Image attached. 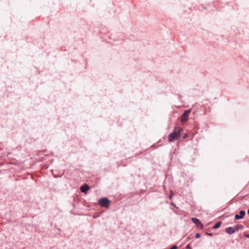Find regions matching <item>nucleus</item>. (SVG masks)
Returning a JSON list of instances; mask_svg holds the SVG:
<instances>
[{"label": "nucleus", "mask_w": 249, "mask_h": 249, "mask_svg": "<svg viewBox=\"0 0 249 249\" xmlns=\"http://www.w3.org/2000/svg\"><path fill=\"white\" fill-rule=\"evenodd\" d=\"M182 129L180 127H176L173 132L170 134L168 136V140L169 142L178 140L179 138Z\"/></svg>", "instance_id": "1"}, {"label": "nucleus", "mask_w": 249, "mask_h": 249, "mask_svg": "<svg viewBox=\"0 0 249 249\" xmlns=\"http://www.w3.org/2000/svg\"><path fill=\"white\" fill-rule=\"evenodd\" d=\"M191 112V109H189L188 110H186L184 113L181 116V120L183 124L185 123L188 120V117L189 114Z\"/></svg>", "instance_id": "4"}, {"label": "nucleus", "mask_w": 249, "mask_h": 249, "mask_svg": "<svg viewBox=\"0 0 249 249\" xmlns=\"http://www.w3.org/2000/svg\"><path fill=\"white\" fill-rule=\"evenodd\" d=\"M190 239H191V238L189 236L187 237V238L186 240V241H188L189 240H190Z\"/></svg>", "instance_id": "17"}, {"label": "nucleus", "mask_w": 249, "mask_h": 249, "mask_svg": "<svg viewBox=\"0 0 249 249\" xmlns=\"http://www.w3.org/2000/svg\"><path fill=\"white\" fill-rule=\"evenodd\" d=\"M186 248L187 249H191V247H190V244H188V245L186 246Z\"/></svg>", "instance_id": "16"}, {"label": "nucleus", "mask_w": 249, "mask_h": 249, "mask_svg": "<svg viewBox=\"0 0 249 249\" xmlns=\"http://www.w3.org/2000/svg\"><path fill=\"white\" fill-rule=\"evenodd\" d=\"M247 213H248V214L249 215V209H248V210Z\"/></svg>", "instance_id": "18"}, {"label": "nucleus", "mask_w": 249, "mask_h": 249, "mask_svg": "<svg viewBox=\"0 0 249 249\" xmlns=\"http://www.w3.org/2000/svg\"><path fill=\"white\" fill-rule=\"evenodd\" d=\"M98 202L101 203V202H110L109 201V200H108L107 198L104 197V198L100 199L98 200Z\"/></svg>", "instance_id": "12"}, {"label": "nucleus", "mask_w": 249, "mask_h": 249, "mask_svg": "<svg viewBox=\"0 0 249 249\" xmlns=\"http://www.w3.org/2000/svg\"><path fill=\"white\" fill-rule=\"evenodd\" d=\"M89 189V188L87 184H84V185H82L80 188L81 191L85 193H86Z\"/></svg>", "instance_id": "8"}, {"label": "nucleus", "mask_w": 249, "mask_h": 249, "mask_svg": "<svg viewBox=\"0 0 249 249\" xmlns=\"http://www.w3.org/2000/svg\"><path fill=\"white\" fill-rule=\"evenodd\" d=\"M195 237L196 239L199 238L201 237V234L199 233H196V234Z\"/></svg>", "instance_id": "13"}, {"label": "nucleus", "mask_w": 249, "mask_h": 249, "mask_svg": "<svg viewBox=\"0 0 249 249\" xmlns=\"http://www.w3.org/2000/svg\"><path fill=\"white\" fill-rule=\"evenodd\" d=\"M98 204H99L101 207H104L107 209H108L109 208L110 203H98Z\"/></svg>", "instance_id": "10"}, {"label": "nucleus", "mask_w": 249, "mask_h": 249, "mask_svg": "<svg viewBox=\"0 0 249 249\" xmlns=\"http://www.w3.org/2000/svg\"><path fill=\"white\" fill-rule=\"evenodd\" d=\"M192 221L196 225L197 228L203 229L204 225L201 221L198 218L196 217H192L191 218Z\"/></svg>", "instance_id": "3"}, {"label": "nucleus", "mask_w": 249, "mask_h": 249, "mask_svg": "<svg viewBox=\"0 0 249 249\" xmlns=\"http://www.w3.org/2000/svg\"><path fill=\"white\" fill-rule=\"evenodd\" d=\"M222 223L221 221H218L213 226V229H216L219 228L221 225Z\"/></svg>", "instance_id": "11"}, {"label": "nucleus", "mask_w": 249, "mask_h": 249, "mask_svg": "<svg viewBox=\"0 0 249 249\" xmlns=\"http://www.w3.org/2000/svg\"><path fill=\"white\" fill-rule=\"evenodd\" d=\"M243 234H244V236H245L246 237H247V238H249V234L247 233H245V232H244Z\"/></svg>", "instance_id": "14"}, {"label": "nucleus", "mask_w": 249, "mask_h": 249, "mask_svg": "<svg viewBox=\"0 0 249 249\" xmlns=\"http://www.w3.org/2000/svg\"><path fill=\"white\" fill-rule=\"evenodd\" d=\"M206 234L208 235V236H212L213 235V233H211V232H207L206 233Z\"/></svg>", "instance_id": "15"}, {"label": "nucleus", "mask_w": 249, "mask_h": 249, "mask_svg": "<svg viewBox=\"0 0 249 249\" xmlns=\"http://www.w3.org/2000/svg\"><path fill=\"white\" fill-rule=\"evenodd\" d=\"M170 208L173 210L175 213L180 214L179 213V207L177 206L175 203H170Z\"/></svg>", "instance_id": "6"}, {"label": "nucleus", "mask_w": 249, "mask_h": 249, "mask_svg": "<svg viewBox=\"0 0 249 249\" xmlns=\"http://www.w3.org/2000/svg\"><path fill=\"white\" fill-rule=\"evenodd\" d=\"M225 231L228 234H232L235 232V230L232 227H229L225 229Z\"/></svg>", "instance_id": "7"}, {"label": "nucleus", "mask_w": 249, "mask_h": 249, "mask_svg": "<svg viewBox=\"0 0 249 249\" xmlns=\"http://www.w3.org/2000/svg\"><path fill=\"white\" fill-rule=\"evenodd\" d=\"M88 203H72L74 208H77L81 210L87 211L89 210V206L87 205Z\"/></svg>", "instance_id": "2"}, {"label": "nucleus", "mask_w": 249, "mask_h": 249, "mask_svg": "<svg viewBox=\"0 0 249 249\" xmlns=\"http://www.w3.org/2000/svg\"><path fill=\"white\" fill-rule=\"evenodd\" d=\"M246 215V212L244 210H241L239 212V214H236L234 216V219L236 220L242 219Z\"/></svg>", "instance_id": "5"}, {"label": "nucleus", "mask_w": 249, "mask_h": 249, "mask_svg": "<svg viewBox=\"0 0 249 249\" xmlns=\"http://www.w3.org/2000/svg\"><path fill=\"white\" fill-rule=\"evenodd\" d=\"M244 228V226L242 225H237L235 226L234 229L236 231H238L239 230H242Z\"/></svg>", "instance_id": "9"}]
</instances>
